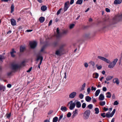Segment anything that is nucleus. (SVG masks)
<instances>
[{
    "mask_svg": "<svg viewBox=\"0 0 122 122\" xmlns=\"http://www.w3.org/2000/svg\"><path fill=\"white\" fill-rule=\"evenodd\" d=\"M97 58L109 64L108 67L110 68H112L114 67L118 60L117 58H116L111 62L110 60L103 57L98 56H97Z\"/></svg>",
    "mask_w": 122,
    "mask_h": 122,
    "instance_id": "1",
    "label": "nucleus"
},
{
    "mask_svg": "<svg viewBox=\"0 0 122 122\" xmlns=\"http://www.w3.org/2000/svg\"><path fill=\"white\" fill-rule=\"evenodd\" d=\"M65 46V44H62L61 45L59 46V48L57 49L56 51L55 54L57 56H59L64 54L65 50L64 47Z\"/></svg>",
    "mask_w": 122,
    "mask_h": 122,
    "instance_id": "2",
    "label": "nucleus"
},
{
    "mask_svg": "<svg viewBox=\"0 0 122 122\" xmlns=\"http://www.w3.org/2000/svg\"><path fill=\"white\" fill-rule=\"evenodd\" d=\"M91 111L89 110H86L83 114V118L85 119H87L89 117Z\"/></svg>",
    "mask_w": 122,
    "mask_h": 122,
    "instance_id": "3",
    "label": "nucleus"
},
{
    "mask_svg": "<svg viewBox=\"0 0 122 122\" xmlns=\"http://www.w3.org/2000/svg\"><path fill=\"white\" fill-rule=\"evenodd\" d=\"M115 109H114L112 112L111 114H110L109 112H108V113H106V117L108 118L112 117L114 114L115 112Z\"/></svg>",
    "mask_w": 122,
    "mask_h": 122,
    "instance_id": "4",
    "label": "nucleus"
},
{
    "mask_svg": "<svg viewBox=\"0 0 122 122\" xmlns=\"http://www.w3.org/2000/svg\"><path fill=\"white\" fill-rule=\"evenodd\" d=\"M69 1H67L65 3L63 8V10L64 12L66 11L69 8Z\"/></svg>",
    "mask_w": 122,
    "mask_h": 122,
    "instance_id": "5",
    "label": "nucleus"
},
{
    "mask_svg": "<svg viewBox=\"0 0 122 122\" xmlns=\"http://www.w3.org/2000/svg\"><path fill=\"white\" fill-rule=\"evenodd\" d=\"M11 66L13 70H15L20 68L21 66L17 64H12Z\"/></svg>",
    "mask_w": 122,
    "mask_h": 122,
    "instance_id": "6",
    "label": "nucleus"
},
{
    "mask_svg": "<svg viewBox=\"0 0 122 122\" xmlns=\"http://www.w3.org/2000/svg\"><path fill=\"white\" fill-rule=\"evenodd\" d=\"M30 45L31 48L32 49H34L36 47L37 43L35 41L32 42L30 43Z\"/></svg>",
    "mask_w": 122,
    "mask_h": 122,
    "instance_id": "7",
    "label": "nucleus"
},
{
    "mask_svg": "<svg viewBox=\"0 0 122 122\" xmlns=\"http://www.w3.org/2000/svg\"><path fill=\"white\" fill-rule=\"evenodd\" d=\"M68 105H70L69 107H75L76 105V101L73 102L72 101H70L69 102Z\"/></svg>",
    "mask_w": 122,
    "mask_h": 122,
    "instance_id": "8",
    "label": "nucleus"
},
{
    "mask_svg": "<svg viewBox=\"0 0 122 122\" xmlns=\"http://www.w3.org/2000/svg\"><path fill=\"white\" fill-rule=\"evenodd\" d=\"M76 92H72L69 95V97L71 98H74L76 96Z\"/></svg>",
    "mask_w": 122,
    "mask_h": 122,
    "instance_id": "9",
    "label": "nucleus"
},
{
    "mask_svg": "<svg viewBox=\"0 0 122 122\" xmlns=\"http://www.w3.org/2000/svg\"><path fill=\"white\" fill-rule=\"evenodd\" d=\"M43 57L42 56H40L39 53V61L40 60V62L39 65H41L42 62V61L43 60ZM40 68V65H39V68Z\"/></svg>",
    "mask_w": 122,
    "mask_h": 122,
    "instance_id": "10",
    "label": "nucleus"
},
{
    "mask_svg": "<svg viewBox=\"0 0 122 122\" xmlns=\"http://www.w3.org/2000/svg\"><path fill=\"white\" fill-rule=\"evenodd\" d=\"M10 22L12 25L13 26L15 25H16V20L14 19H10Z\"/></svg>",
    "mask_w": 122,
    "mask_h": 122,
    "instance_id": "11",
    "label": "nucleus"
},
{
    "mask_svg": "<svg viewBox=\"0 0 122 122\" xmlns=\"http://www.w3.org/2000/svg\"><path fill=\"white\" fill-rule=\"evenodd\" d=\"M113 82L114 83H116L117 85H118L119 83V81L118 79L116 78L113 79Z\"/></svg>",
    "mask_w": 122,
    "mask_h": 122,
    "instance_id": "12",
    "label": "nucleus"
},
{
    "mask_svg": "<svg viewBox=\"0 0 122 122\" xmlns=\"http://www.w3.org/2000/svg\"><path fill=\"white\" fill-rule=\"evenodd\" d=\"M73 114L72 116V117L73 118L78 114L77 110V109H75V111H73Z\"/></svg>",
    "mask_w": 122,
    "mask_h": 122,
    "instance_id": "13",
    "label": "nucleus"
},
{
    "mask_svg": "<svg viewBox=\"0 0 122 122\" xmlns=\"http://www.w3.org/2000/svg\"><path fill=\"white\" fill-rule=\"evenodd\" d=\"M99 99L101 101H102L104 100V96L103 94H100L99 97Z\"/></svg>",
    "mask_w": 122,
    "mask_h": 122,
    "instance_id": "14",
    "label": "nucleus"
},
{
    "mask_svg": "<svg viewBox=\"0 0 122 122\" xmlns=\"http://www.w3.org/2000/svg\"><path fill=\"white\" fill-rule=\"evenodd\" d=\"M25 49V46H20V52H23Z\"/></svg>",
    "mask_w": 122,
    "mask_h": 122,
    "instance_id": "15",
    "label": "nucleus"
},
{
    "mask_svg": "<svg viewBox=\"0 0 122 122\" xmlns=\"http://www.w3.org/2000/svg\"><path fill=\"white\" fill-rule=\"evenodd\" d=\"M86 101L88 102H90L92 100V98L88 96H86L85 97Z\"/></svg>",
    "mask_w": 122,
    "mask_h": 122,
    "instance_id": "16",
    "label": "nucleus"
},
{
    "mask_svg": "<svg viewBox=\"0 0 122 122\" xmlns=\"http://www.w3.org/2000/svg\"><path fill=\"white\" fill-rule=\"evenodd\" d=\"M121 3L120 0H115L114 2L115 5L120 4Z\"/></svg>",
    "mask_w": 122,
    "mask_h": 122,
    "instance_id": "17",
    "label": "nucleus"
},
{
    "mask_svg": "<svg viewBox=\"0 0 122 122\" xmlns=\"http://www.w3.org/2000/svg\"><path fill=\"white\" fill-rule=\"evenodd\" d=\"M47 7L45 5H43L41 7V9L43 11H46L47 10Z\"/></svg>",
    "mask_w": 122,
    "mask_h": 122,
    "instance_id": "18",
    "label": "nucleus"
},
{
    "mask_svg": "<svg viewBox=\"0 0 122 122\" xmlns=\"http://www.w3.org/2000/svg\"><path fill=\"white\" fill-rule=\"evenodd\" d=\"M76 107H81V104L80 102L77 101V100H76Z\"/></svg>",
    "mask_w": 122,
    "mask_h": 122,
    "instance_id": "19",
    "label": "nucleus"
},
{
    "mask_svg": "<svg viewBox=\"0 0 122 122\" xmlns=\"http://www.w3.org/2000/svg\"><path fill=\"white\" fill-rule=\"evenodd\" d=\"M89 63L92 66L93 68L95 67V63L94 61H90L89 62Z\"/></svg>",
    "mask_w": 122,
    "mask_h": 122,
    "instance_id": "20",
    "label": "nucleus"
},
{
    "mask_svg": "<svg viewBox=\"0 0 122 122\" xmlns=\"http://www.w3.org/2000/svg\"><path fill=\"white\" fill-rule=\"evenodd\" d=\"M99 76L98 73H94L93 74V77L95 78H97Z\"/></svg>",
    "mask_w": 122,
    "mask_h": 122,
    "instance_id": "21",
    "label": "nucleus"
},
{
    "mask_svg": "<svg viewBox=\"0 0 122 122\" xmlns=\"http://www.w3.org/2000/svg\"><path fill=\"white\" fill-rule=\"evenodd\" d=\"M45 20V19L44 17H40L39 19V21L41 23L43 22Z\"/></svg>",
    "mask_w": 122,
    "mask_h": 122,
    "instance_id": "22",
    "label": "nucleus"
},
{
    "mask_svg": "<svg viewBox=\"0 0 122 122\" xmlns=\"http://www.w3.org/2000/svg\"><path fill=\"white\" fill-rule=\"evenodd\" d=\"M113 77L112 76H108L106 78V80L107 81L111 80L113 78Z\"/></svg>",
    "mask_w": 122,
    "mask_h": 122,
    "instance_id": "23",
    "label": "nucleus"
},
{
    "mask_svg": "<svg viewBox=\"0 0 122 122\" xmlns=\"http://www.w3.org/2000/svg\"><path fill=\"white\" fill-rule=\"evenodd\" d=\"M100 90L98 89L95 92V96L96 97H97L98 96V95L100 93Z\"/></svg>",
    "mask_w": 122,
    "mask_h": 122,
    "instance_id": "24",
    "label": "nucleus"
},
{
    "mask_svg": "<svg viewBox=\"0 0 122 122\" xmlns=\"http://www.w3.org/2000/svg\"><path fill=\"white\" fill-rule=\"evenodd\" d=\"M83 0H78L76 2V4L81 5L83 2Z\"/></svg>",
    "mask_w": 122,
    "mask_h": 122,
    "instance_id": "25",
    "label": "nucleus"
},
{
    "mask_svg": "<svg viewBox=\"0 0 122 122\" xmlns=\"http://www.w3.org/2000/svg\"><path fill=\"white\" fill-rule=\"evenodd\" d=\"M10 8L11 9V13H12L14 10V6L13 4H11L10 7Z\"/></svg>",
    "mask_w": 122,
    "mask_h": 122,
    "instance_id": "26",
    "label": "nucleus"
},
{
    "mask_svg": "<svg viewBox=\"0 0 122 122\" xmlns=\"http://www.w3.org/2000/svg\"><path fill=\"white\" fill-rule=\"evenodd\" d=\"M106 95H107L106 96V97H107L108 98H110L111 97V94L110 92H108L106 93Z\"/></svg>",
    "mask_w": 122,
    "mask_h": 122,
    "instance_id": "27",
    "label": "nucleus"
},
{
    "mask_svg": "<svg viewBox=\"0 0 122 122\" xmlns=\"http://www.w3.org/2000/svg\"><path fill=\"white\" fill-rule=\"evenodd\" d=\"M58 118L57 117H56L53 118V122H57L58 120Z\"/></svg>",
    "mask_w": 122,
    "mask_h": 122,
    "instance_id": "28",
    "label": "nucleus"
},
{
    "mask_svg": "<svg viewBox=\"0 0 122 122\" xmlns=\"http://www.w3.org/2000/svg\"><path fill=\"white\" fill-rule=\"evenodd\" d=\"M56 32L57 33L56 36L57 37H58L60 36V33H59V28H57Z\"/></svg>",
    "mask_w": 122,
    "mask_h": 122,
    "instance_id": "29",
    "label": "nucleus"
},
{
    "mask_svg": "<svg viewBox=\"0 0 122 122\" xmlns=\"http://www.w3.org/2000/svg\"><path fill=\"white\" fill-rule=\"evenodd\" d=\"M95 113L96 114H98L99 112V109L97 108H96L95 109Z\"/></svg>",
    "mask_w": 122,
    "mask_h": 122,
    "instance_id": "30",
    "label": "nucleus"
},
{
    "mask_svg": "<svg viewBox=\"0 0 122 122\" xmlns=\"http://www.w3.org/2000/svg\"><path fill=\"white\" fill-rule=\"evenodd\" d=\"M99 104L101 106H103L105 105V101H101L100 102Z\"/></svg>",
    "mask_w": 122,
    "mask_h": 122,
    "instance_id": "31",
    "label": "nucleus"
},
{
    "mask_svg": "<svg viewBox=\"0 0 122 122\" xmlns=\"http://www.w3.org/2000/svg\"><path fill=\"white\" fill-rule=\"evenodd\" d=\"M61 109L64 112L66 111L67 110L66 107H61Z\"/></svg>",
    "mask_w": 122,
    "mask_h": 122,
    "instance_id": "32",
    "label": "nucleus"
},
{
    "mask_svg": "<svg viewBox=\"0 0 122 122\" xmlns=\"http://www.w3.org/2000/svg\"><path fill=\"white\" fill-rule=\"evenodd\" d=\"M34 56L35 57H36V61H38V53H35L34 54Z\"/></svg>",
    "mask_w": 122,
    "mask_h": 122,
    "instance_id": "33",
    "label": "nucleus"
},
{
    "mask_svg": "<svg viewBox=\"0 0 122 122\" xmlns=\"http://www.w3.org/2000/svg\"><path fill=\"white\" fill-rule=\"evenodd\" d=\"M75 25L73 24H71L70 25V26H69L70 28V29H72L74 27Z\"/></svg>",
    "mask_w": 122,
    "mask_h": 122,
    "instance_id": "34",
    "label": "nucleus"
},
{
    "mask_svg": "<svg viewBox=\"0 0 122 122\" xmlns=\"http://www.w3.org/2000/svg\"><path fill=\"white\" fill-rule=\"evenodd\" d=\"M62 9V8H60L58 10V11H57V13H56V15H58L60 13L61 10Z\"/></svg>",
    "mask_w": 122,
    "mask_h": 122,
    "instance_id": "35",
    "label": "nucleus"
},
{
    "mask_svg": "<svg viewBox=\"0 0 122 122\" xmlns=\"http://www.w3.org/2000/svg\"><path fill=\"white\" fill-rule=\"evenodd\" d=\"M84 97V95L81 93L79 95V97L81 99H82Z\"/></svg>",
    "mask_w": 122,
    "mask_h": 122,
    "instance_id": "36",
    "label": "nucleus"
},
{
    "mask_svg": "<svg viewBox=\"0 0 122 122\" xmlns=\"http://www.w3.org/2000/svg\"><path fill=\"white\" fill-rule=\"evenodd\" d=\"M105 113H102L101 114V116L103 118H105L106 116V115H105Z\"/></svg>",
    "mask_w": 122,
    "mask_h": 122,
    "instance_id": "37",
    "label": "nucleus"
},
{
    "mask_svg": "<svg viewBox=\"0 0 122 122\" xmlns=\"http://www.w3.org/2000/svg\"><path fill=\"white\" fill-rule=\"evenodd\" d=\"M118 102L117 101H115L113 105H117L118 104Z\"/></svg>",
    "mask_w": 122,
    "mask_h": 122,
    "instance_id": "38",
    "label": "nucleus"
},
{
    "mask_svg": "<svg viewBox=\"0 0 122 122\" xmlns=\"http://www.w3.org/2000/svg\"><path fill=\"white\" fill-rule=\"evenodd\" d=\"M45 47V46H43L41 48V51L42 52L44 50Z\"/></svg>",
    "mask_w": 122,
    "mask_h": 122,
    "instance_id": "39",
    "label": "nucleus"
},
{
    "mask_svg": "<svg viewBox=\"0 0 122 122\" xmlns=\"http://www.w3.org/2000/svg\"><path fill=\"white\" fill-rule=\"evenodd\" d=\"M87 92H88V94H89L90 92L91 91V89L90 88V87L88 88L87 89Z\"/></svg>",
    "mask_w": 122,
    "mask_h": 122,
    "instance_id": "40",
    "label": "nucleus"
},
{
    "mask_svg": "<svg viewBox=\"0 0 122 122\" xmlns=\"http://www.w3.org/2000/svg\"><path fill=\"white\" fill-rule=\"evenodd\" d=\"M71 113L70 112H69L67 114V117H71Z\"/></svg>",
    "mask_w": 122,
    "mask_h": 122,
    "instance_id": "41",
    "label": "nucleus"
},
{
    "mask_svg": "<svg viewBox=\"0 0 122 122\" xmlns=\"http://www.w3.org/2000/svg\"><path fill=\"white\" fill-rule=\"evenodd\" d=\"M7 117L8 118H9L11 116V113H10L8 114H7L6 115Z\"/></svg>",
    "mask_w": 122,
    "mask_h": 122,
    "instance_id": "42",
    "label": "nucleus"
},
{
    "mask_svg": "<svg viewBox=\"0 0 122 122\" xmlns=\"http://www.w3.org/2000/svg\"><path fill=\"white\" fill-rule=\"evenodd\" d=\"M92 91H95L96 90V88L95 87H94L93 86L91 87V89Z\"/></svg>",
    "mask_w": 122,
    "mask_h": 122,
    "instance_id": "43",
    "label": "nucleus"
},
{
    "mask_svg": "<svg viewBox=\"0 0 122 122\" xmlns=\"http://www.w3.org/2000/svg\"><path fill=\"white\" fill-rule=\"evenodd\" d=\"M84 66L86 68H87L88 67V65L87 63L85 62L84 64Z\"/></svg>",
    "mask_w": 122,
    "mask_h": 122,
    "instance_id": "44",
    "label": "nucleus"
},
{
    "mask_svg": "<svg viewBox=\"0 0 122 122\" xmlns=\"http://www.w3.org/2000/svg\"><path fill=\"white\" fill-rule=\"evenodd\" d=\"M25 61H23L21 64V66H24L25 65Z\"/></svg>",
    "mask_w": 122,
    "mask_h": 122,
    "instance_id": "45",
    "label": "nucleus"
},
{
    "mask_svg": "<svg viewBox=\"0 0 122 122\" xmlns=\"http://www.w3.org/2000/svg\"><path fill=\"white\" fill-rule=\"evenodd\" d=\"M14 49H12V51L10 52V54H12L14 53H16V52L14 50Z\"/></svg>",
    "mask_w": 122,
    "mask_h": 122,
    "instance_id": "46",
    "label": "nucleus"
},
{
    "mask_svg": "<svg viewBox=\"0 0 122 122\" xmlns=\"http://www.w3.org/2000/svg\"><path fill=\"white\" fill-rule=\"evenodd\" d=\"M63 116V115H61L59 117V120H58V122H59L60 121V120H61V119L62 118Z\"/></svg>",
    "mask_w": 122,
    "mask_h": 122,
    "instance_id": "47",
    "label": "nucleus"
},
{
    "mask_svg": "<svg viewBox=\"0 0 122 122\" xmlns=\"http://www.w3.org/2000/svg\"><path fill=\"white\" fill-rule=\"evenodd\" d=\"M106 11L108 12H110V10L107 8H106L105 9Z\"/></svg>",
    "mask_w": 122,
    "mask_h": 122,
    "instance_id": "48",
    "label": "nucleus"
},
{
    "mask_svg": "<svg viewBox=\"0 0 122 122\" xmlns=\"http://www.w3.org/2000/svg\"><path fill=\"white\" fill-rule=\"evenodd\" d=\"M102 68V66L101 65L98 66L97 67V69L98 70H100Z\"/></svg>",
    "mask_w": 122,
    "mask_h": 122,
    "instance_id": "49",
    "label": "nucleus"
},
{
    "mask_svg": "<svg viewBox=\"0 0 122 122\" xmlns=\"http://www.w3.org/2000/svg\"><path fill=\"white\" fill-rule=\"evenodd\" d=\"M4 57L2 55H0V60L1 61L2 60L4 59Z\"/></svg>",
    "mask_w": 122,
    "mask_h": 122,
    "instance_id": "50",
    "label": "nucleus"
},
{
    "mask_svg": "<svg viewBox=\"0 0 122 122\" xmlns=\"http://www.w3.org/2000/svg\"><path fill=\"white\" fill-rule=\"evenodd\" d=\"M53 112V111L52 110H50L49 111L48 113V115H50Z\"/></svg>",
    "mask_w": 122,
    "mask_h": 122,
    "instance_id": "51",
    "label": "nucleus"
},
{
    "mask_svg": "<svg viewBox=\"0 0 122 122\" xmlns=\"http://www.w3.org/2000/svg\"><path fill=\"white\" fill-rule=\"evenodd\" d=\"M107 89L106 87H103L102 88V90L103 91L105 92L107 91Z\"/></svg>",
    "mask_w": 122,
    "mask_h": 122,
    "instance_id": "52",
    "label": "nucleus"
},
{
    "mask_svg": "<svg viewBox=\"0 0 122 122\" xmlns=\"http://www.w3.org/2000/svg\"><path fill=\"white\" fill-rule=\"evenodd\" d=\"M103 110L105 111H106L108 110V108H106V107H104L103 108Z\"/></svg>",
    "mask_w": 122,
    "mask_h": 122,
    "instance_id": "53",
    "label": "nucleus"
},
{
    "mask_svg": "<svg viewBox=\"0 0 122 122\" xmlns=\"http://www.w3.org/2000/svg\"><path fill=\"white\" fill-rule=\"evenodd\" d=\"M32 69V67H30L29 69L28 70H27L26 71V72H30L31 71Z\"/></svg>",
    "mask_w": 122,
    "mask_h": 122,
    "instance_id": "54",
    "label": "nucleus"
},
{
    "mask_svg": "<svg viewBox=\"0 0 122 122\" xmlns=\"http://www.w3.org/2000/svg\"><path fill=\"white\" fill-rule=\"evenodd\" d=\"M74 0H71L70 4L71 5H72L74 2Z\"/></svg>",
    "mask_w": 122,
    "mask_h": 122,
    "instance_id": "55",
    "label": "nucleus"
},
{
    "mask_svg": "<svg viewBox=\"0 0 122 122\" xmlns=\"http://www.w3.org/2000/svg\"><path fill=\"white\" fill-rule=\"evenodd\" d=\"M92 98L93 102H96L97 101L96 100V99L94 98H93L92 97Z\"/></svg>",
    "mask_w": 122,
    "mask_h": 122,
    "instance_id": "56",
    "label": "nucleus"
},
{
    "mask_svg": "<svg viewBox=\"0 0 122 122\" xmlns=\"http://www.w3.org/2000/svg\"><path fill=\"white\" fill-rule=\"evenodd\" d=\"M7 86L8 88H10L11 86V85L10 84H8L7 85Z\"/></svg>",
    "mask_w": 122,
    "mask_h": 122,
    "instance_id": "57",
    "label": "nucleus"
},
{
    "mask_svg": "<svg viewBox=\"0 0 122 122\" xmlns=\"http://www.w3.org/2000/svg\"><path fill=\"white\" fill-rule=\"evenodd\" d=\"M52 20H51L49 22V26L50 25H51V24L52 23Z\"/></svg>",
    "mask_w": 122,
    "mask_h": 122,
    "instance_id": "58",
    "label": "nucleus"
},
{
    "mask_svg": "<svg viewBox=\"0 0 122 122\" xmlns=\"http://www.w3.org/2000/svg\"><path fill=\"white\" fill-rule=\"evenodd\" d=\"M86 104L85 103H83L82 105V107H86Z\"/></svg>",
    "mask_w": 122,
    "mask_h": 122,
    "instance_id": "59",
    "label": "nucleus"
},
{
    "mask_svg": "<svg viewBox=\"0 0 122 122\" xmlns=\"http://www.w3.org/2000/svg\"><path fill=\"white\" fill-rule=\"evenodd\" d=\"M32 31V30H26V32H31Z\"/></svg>",
    "mask_w": 122,
    "mask_h": 122,
    "instance_id": "60",
    "label": "nucleus"
},
{
    "mask_svg": "<svg viewBox=\"0 0 122 122\" xmlns=\"http://www.w3.org/2000/svg\"><path fill=\"white\" fill-rule=\"evenodd\" d=\"M44 122H50V120L48 119H46L44 121Z\"/></svg>",
    "mask_w": 122,
    "mask_h": 122,
    "instance_id": "61",
    "label": "nucleus"
},
{
    "mask_svg": "<svg viewBox=\"0 0 122 122\" xmlns=\"http://www.w3.org/2000/svg\"><path fill=\"white\" fill-rule=\"evenodd\" d=\"M85 86H86V83H84L82 85V87L85 88Z\"/></svg>",
    "mask_w": 122,
    "mask_h": 122,
    "instance_id": "62",
    "label": "nucleus"
},
{
    "mask_svg": "<svg viewBox=\"0 0 122 122\" xmlns=\"http://www.w3.org/2000/svg\"><path fill=\"white\" fill-rule=\"evenodd\" d=\"M112 98L113 99H115V95L114 94H113L112 95Z\"/></svg>",
    "mask_w": 122,
    "mask_h": 122,
    "instance_id": "63",
    "label": "nucleus"
},
{
    "mask_svg": "<svg viewBox=\"0 0 122 122\" xmlns=\"http://www.w3.org/2000/svg\"><path fill=\"white\" fill-rule=\"evenodd\" d=\"M114 121H115V118H113L112 119L111 122H114Z\"/></svg>",
    "mask_w": 122,
    "mask_h": 122,
    "instance_id": "64",
    "label": "nucleus"
}]
</instances>
